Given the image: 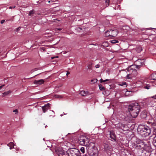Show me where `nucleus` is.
I'll return each mask as SVG.
<instances>
[{
    "label": "nucleus",
    "mask_w": 156,
    "mask_h": 156,
    "mask_svg": "<svg viewBox=\"0 0 156 156\" xmlns=\"http://www.w3.org/2000/svg\"><path fill=\"white\" fill-rule=\"evenodd\" d=\"M56 156H79L77 153V150L71 149L68 151L67 153L60 147H57L55 148Z\"/></svg>",
    "instance_id": "obj_1"
},
{
    "label": "nucleus",
    "mask_w": 156,
    "mask_h": 156,
    "mask_svg": "<svg viewBox=\"0 0 156 156\" xmlns=\"http://www.w3.org/2000/svg\"><path fill=\"white\" fill-rule=\"evenodd\" d=\"M129 112L133 118L136 117L140 112V106L136 102L131 103L128 106Z\"/></svg>",
    "instance_id": "obj_2"
},
{
    "label": "nucleus",
    "mask_w": 156,
    "mask_h": 156,
    "mask_svg": "<svg viewBox=\"0 0 156 156\" xmlns=\"http://www.w3.org/2000/svg\"><path fill=\"white\" fill-rule=\"evenodd\" d=\"M137 131L143 137L148 136L151 132L150 128L147 126H139L137 129Z\"/></svg>",
    "instance_id": "obj_3"
},
{
    "label": "nucleus",
    "mask_w": 156,
    "mask_h": 156,
    "mask_svg": "<svg viewBox=\"0 0 156 156\" xmlns=\"http://www.w3.org/2000/svg\"><path fill=\"white\" fill-rule=\"evenodd\" d=\"M104 146L105 152L108 155H110L112 150V145L108 141H106L104 143Z\"/></svg>",
    "instance_id": "obj_4"
},
{
    "label": "nucleus",
    "mask_w": 156,
    "mask_h": 156,
    "mask_svg": "<svg viewBox=\"0 0 156 156\" xmlns=\"http://www.w3.org/2000/svg\"><path fill=\"white\" fill-rule=\"evenodd\" d=\"M79 141L80 145L87 146L89 143L90 139L85 136H82L80 137Z\"/></svg>",
    "instance_id": "obj_5"
},
{
    "label": "nucleus",
    "mask_w": 156,
    "mask_h": 156,
    "mask_svg": "<svg viewBox=\"0 0 156 156\" xmlns=\"http://www.w3.org/2000/svg\"><path fill=\"white\" fill-rule=\"evenodd\" d=\"M88 152V155L90 156H96L98 153L97 149L94 145L92 147L89 149Z\"/></svg>",
    "instance_id": "obj_6"
},
{
    "label": "nucleus",
    "mask_w": 156,
    "mask_h": 156,
    "mask_svg": "<svg viewBox=\"0 0 156 156\" xmlns=\"http://www.w3.org/2000/svg\"><path fill=\"white\" fill-rule=\"evenodd\" d=\"M144 59H139L136 60L135 63V64L132 65V66H136V68L138 69L139 68H140L141 66H143L144 65Z\"/></svg>",
    "instance_id": "obj_7"
},
{
    "label": "nucleus",
    "mask_w": 156,
    "mask_h": 156,
    "mask_svg": "<svg viewBox=\"0 0 156 156\" xmlns=\"http://www.w3.org/2000/svg\"><path fill=\"white\" fill-rule=\"evenodd\" d=\"M136 66L131 65L129 67H128L126 70L127 71H126V70H123L125 72H126V73L132 74L133 73V72L134 71H136L137 69L136 68Z\"/></svg>",
    "instance_id": "obj_8"
},
{
    "label": "nucleus",
    "mask_w": 156,
    "mask_h": 156,
    "mask_svg": "<svg viewBox=\"0 0 156 156\" xmlns=\"http://www.w3.org/2000/svg\"><path fill=\"white\" fill-rule=\"evenodd\" d=\"M136 147H136H139L140 148H141L143 147L144 146V141L139 139H137L136 140Z\"/></svg>",
    "instance_id": "obj_9"
},
{
    "label": "nucleus",
    "mask_w": 156,
    "mask_h": 156,
    "mask_svg": "<svg viewBox=\"0 0 156 156\" xmlns=\"http://www.w3.org/2000/svg\"><path fill=\"white\" fill-rule=\"evenodd\" d=\"M127 75L125 77L126 79H133L137 75V72L136 71H134L133 72V73L131 74H130L126 73Z\"/></svg>",
    "instance_id": "obj_10"
},
{
    "label": "nucleus",
    "mask_w": 156,
    "mask_h": 156,
    "mask_svg": "<svg viewBox=\"0 0 156 156\" xmlns=\"http://www.w3.org/2000/svg\"><path fill=\"white\" fill-rule=\"evenodd\" d=\"M110 30V33L109 34H109V35H110V37H115L118 34V31L116 30Z\"/></svg>",
    "instance_id": "obj_11"
},
{
    "label": "nucleus",
    "mask_w": 156,
    "mask_h": 156,
    "mask_svg": "<svg viewBox=\"0 0 156 156\" xmlns=\"http://www.w3.org/2000/svg\"><path fill=\"white\" fill-rule=\"evenodd\" d=\"M148 102L149 104H147V105L149 107H154L156 105V102L153 99L149 100Z\"/></svg>",
    "instance_id": "obj_12"
},
{
    "label": "nucleus",
    "mask_w": 156,
    "mask_h": 156,
    "mask_svg": "<svg viewBox=\"0 0 156 156\" xmlns=\"http://www.w3.org/2000/svg\"><path fill=\"white\" fill-rule=\"evenodd\" d=\"M116 127L119 128L122 130L124 129L126 126L125 124L119 122L118 124H115Z\"/></svg>",
    "instance_id": "obj_13"
},
{
    "label": "nucleus",
    "mask_w": 156,
    "mask_h": 156,
    "mask_svg": "<svg viewBox=\"0 0 156 156\" xmlns=\"http://www.w3.org/2000/svg\"><path fill=\"white\" fill-rule=\"evenodd\" d=\"M110 136L112 141H115L116 140V135L115 132L113 131L110 132Z\"/></svg>",
    "instance_id": "obj_14"
},
{
    "label": "nucleus",
    "mask_w": 156,
    "mask_h": 156,
    "mask_svg": "<svg viewBox=\"0 0 156 156\" xmlns=\"http://www.w3.org/2000/svg\"><path fill=\"white\" fill-rule=\"evenodd\" d=\"M50 104L49 103L45 105L44 106L42 107V108L44 112H45L46 111L49 109Z\"/></svg>",
    "instance_id": "obj_15"
},
{
    "label": "nucleus",
    "mask_w": 156,
    "mask_h": 156,
    "mask_svg": "<svg viewBox=\"0 0 156 156\" xmlns=\"http://www.w3.org/2000/svg\"><path fill=\"white\" fill-rule=\"evenodd\" d=\"M44 82V80L43 79H41L35 80L34 82V83L35 84L40 85L43 83Z\"/></svg>",
    "instance_id": "obj_16"
},
{
    "label": "nucleus",
    "mask_w": 156,
    "mask_h": 156,
    "mask_svg": "<svg viewBox=\"0 0 156 156\" xmlns=\"http://www.w3.org/2000/svg\"><path fill=\"white\" fill-rule=\"evenodd\" d=\"M7 145L9 147V149L11 150L12 148H15V145L13 142H10L7 144Z\"/></svg>",
    "instance_id": "obj_17"
},
{
    "label": "nucleus",
    "mask_w": 156,
    "mask_h": 156,
    "mask_svg": "<svg viewBox=\"0 0 156 156\" xmlns=\"http://www.w3.org/2000/svg\"><path fill=\"white\" fill-rule=\"evenodd\" d=\"M88 92L87 91L82 90L80 92V94L82 96H86L88 94Z\"/></svg>",
    "instance_id": "obj_18"
},
{
    "label": "nucleus",
    "mask_w": 156,
    "mask_h": 156,
    "mask_svg": "<svg viewBox=\"0 0 156 156\" xmlns=\"http://www.w3.org/2000/svg\"><path fill=\"white\" fill-rule=\"evenodd\" d=\"M129 27L128 26H123L122 28V30L123 31V32L124 33H126L127 32V30H128L129 29Z\"/></svg>",
    "instance_id": "obj_19"
},
{
    "label": "nucleus",
    "mask_w": 156,
    "mask_h": 156,
    "mask_svg": "<svg viewBox=\"0 0 156 156\" xmlns=\"http://www.w3.org/2000/svg\"><path fill=\"white\" fill-rule=\"evenodd\" d=\"M102 46L104 47H107L108 46L109 44L107 41L104 42L102 43Z\"/></svg>",
    "instance_id": "obj_20"
},
{
    "label": "nucleus",
    "mask_w": 156,
    "mask_h": 156,
    "mask_svg": "<svg viewBox=\"0 0 156 156\" xmlns=\"http://www.w3.org/2000/svg\"><path fill=\"white\" fill-rule=\"evenodd\" d=\"M149 83H148L146 85L144 86L143 87L145 89H149L151 88V86L150 85Z\"/></svg>",
    "instance_id": "obj_21"
},
{
    "label": "nucleus",
    "mask_w": 156,
    "mask_h": 156,
    "mask_svg": "<svg viewBox=\"0 0 156 156\" xmlns=\"http://www.w3.org/2000/svg\"><path fill=\"white\" fill-rule=\"evenodd\" d=\"M10 93V91L9 90L6 92H5L2 93V97H5L8 95Z\"/></svg>",
    "instance_id": "obj_22"
},
{
    "label": "nucleus",
    "mask_w": 156,
    "mask_h": 156,
    "mask_svg": "<svg viewBox=\"0 0 156 156\" xmlns=\"http://www.w3.org/2000/svg\"><path fill=\"white\" fill-rule=\"evenodd\" d=\"M152 79L154 80H156V73H154L151 75Z\"/></svg>",
    "instance_id": "obj_23"
},
{
    "label": "nucleus",
    "mask_w": 156,
    "mask_h": 156,
    "mask_svg": "<svg viewBox=\"0 0 156 156\" xmlns=\"http://www.w3.org/2000/svg\"><path fill=\"white\" fill-rule=\"evenodd\" d=\"M110 30H108L105 33V36L106 37H110V35H109V34H110Z\"/></svg>",
    "instance_id": "obj_24"
},
{
    "label": "nucleus",
    "mask_w": 156,
    "mask_h": 156,
    "mask_svg": "<svg viewBox=\"0 0 156 156\" xmlns=\"http://www.w3.org/2000/svg\"><path fill=\"white\" fill-rule=\"evenodd\" d=\"M153 145L155 147H156V136L154 137V139L153 141Z\"/></svg>",
    "instance_id": "obj_25"
},
{
    "label": "nucleus",
    "mask_w": 156,
    "mask_h": 156,
    "mask_svg": "<svg viewBox=\"0 0 156 156\" xmlns=\"http://www.w3.org/2000/svg\"><path fill=\"white\" fill-rule=\"evenodd\" d=\"M149 83L147 82V80H144L142 82V84L143 85V87H144V86L146 85L148 83Z\"/></svg>",
    "instance_id": "obj_26"
},
{
    "label": "nucleus",
    "mask_w": 156,
    "mask_h": 156,
    "mask_svg": "<svg viewBox=\"0 0 156 156\" xmlns=\"http://www.w3.org/2000/svg\"><path fill=\"white\" fill-rule=\"evenodd\" d=\"M109 4V0H106L105 1V7H108Z\"/></svg>",
    "instance_id": "obj_27"
},
{
    "label": "nucleus",
    "mask_w": 156,
    "mask_h": 156,
    "mask_svg": "<svg viewBox=\"0 0 156 156\" xmlns=\"http://www.w3.org/2000/svg\"><path fill=\"white\" fill-rule=\"evenodd\" d=\"M99 88L100 90H104L105 89V88L101 85H99Z\"/></svg>",
    "instance_id": "obj_28"
},
{
    "label": "nucleus",
    "mask_w": 156,
    "mask_h": 156,
    "mask_svg": "<svg viewBox=\"0 0 156 156\" xmlns=\"http://www.w3.org/2000/svg\"><path fill=\"white\" fill-rule=\"evenodd\" d=\"M119 86H124V85H126V83L125 82H122V83H119Z\"/></svg>",
    "instance_id": "obj_29"
},
{
    "label": "nucleus",
    "mask_w": 156,
    "mask_h": 156,
    "mask_svg": "<svg viewBox=\"0 0 156 156\" xmlns=\"http://www.w3.org/2000/svg\"><path fill=\"white\" fill-rule=\"evenodd\" d=\"M80 151L83 153H85V148L84 147H82L80 149Z\"/></svg>",
    "instance_id": "obj_30"
},
{
    "label": "nucleus",
    "mask_w": 156,
    "mask_h": 156,
    "mask_svg": "<svg viewBox=\"0 0 156 156\" xmlns=\"http://www.w3.org/2000/svg\"><path fill=\"white\" fill-rule=\"evenodd\" d=\"M97 80L96 79H94L92 80H91V81L92 82V83H96L97 81Z\"/></svg>",
    "instance_id": "obj_31"
},
{
    "label": "nucleus",
    "mask_w": 156,
    "mask_h": 156,
    "mask_svg": "<svg viewBox=\"0 0 156 156\" xmlns=\"http://www.w3.org/2000/svg\"><path fill=\"white\" fill-rule=\"evenodd\" d=\"M109 80L108 79H106L105 80H103V79H101L100 80V82L101 83H102V82H106V81H108Z\"/></svg>",
    "instance_id": "obj_32"
},
{
    "label": "nucleus",
    "mask_w": 156,
    "mask_h": 156,
    "mask_svg": "<svg viewBox=\"0 0 156 156\" xmlns=\"http://www.w3.org/2000/svg\"><path fill=\"white\" fill-rule=\"evenodd\" d=\"M111 42L112 43H115L118 42V41L116 40H113L111 41Z\"/></svg>",
    "instance_id": "obj_33"
},
{
    "label": "nucleus",
    "mask_w": 156,
    "mask_h": 156,
    "mask_svg": "<svg viewBox=\"0 0 156 156\" xmlns=\"http://www.w3.org/2000/svg\"><path fill=\"white\" fill-rule=\"evenodd\" d=\"M55 97L56 98H62V97L61 95H55Z\"/></svg>",
    "instance_id": "obj_34"
},
{
    "label": "nucleus",
    "mask_w": 156,
    "mask_h": 156,
    "mask_svg": "<svg viewBox=\"0 0 156 156\" xmlns=\"http://www.w3.org/2000/svg\"><path fill=\"white\" fill-rule=\"evenodd\" d=\"M34 13L33 10H31L29 12V15L31 16L32 14H33Z\"/></svg>",
    "instance_id": "obj_35"
},
{
    "label": "nucleus",
    "mask_w": 156,
    "mask_h": 156,
    "mask_svg": "<svg viewBox=\"0 0 156 156\" xmlns=\"http://www.w3.org/2000/svg\"><path fill=\"white\" fill-rule=\"evenodd\" d=\"M20 27H18V28H16V29H15V34H16V32H17V31H18L19 30H20Z\"/></svg>",
    "instance_id": "obj_36"
},
{
    "label": "nucleus",
    "mask_w": 156,
    "mask_h": 156,
    "mask_svg": "<svg viewBox=\"0 0 156 156\" xmlns=\"http://www.w3.org/2000/svg\"><path fill=\"white\" fill-rule=\"evenodd\" d=\"M16 6H10L9 7V9H12L15 8Z\"/></svg>",
    "instance_id": "obj_37"
},
{
    "label": "nucleus",
    "mask_w": 156,
    "mask_h": 156,
    "mask_svg": "<svg viewBox=\"0 0 156 156\" xmlns=\"http://www.w3.org/2000/svg\"><path fill=\"white\" fill-rule=\"evenodd\" d=\"M95 67L97 68L100 67V65L99 64H97L95 66Z\"/></svg>",
    "instance_id": "obj_38"
},
{
    "label": "nucleus",
    "mask_w": 156,
    "mask_h": 156,
    "mask_svg": "<svg viewBox=\"0 0 156 156\" xmlns=\"http://www.w3.org/2000/svg\"><path fill=\"white\" fill-rule=\"evenodd\" d=\"M152 98L156 99V94L152 97Z\"/></svg>",
    "instance_id": "obj_39"
},
{
    "label": "nucleus",
    "mask_w": 156,
    "mask_h": 156,
    "mask_svg": "<svg viewBox=\"0 0 156 156\" xmlns=\"http://www.w3.org/2000/svg\"><path fill=\"white\" fill-rule=\"evenodd\" d=\"M5 20H2L1 21V24H2L5 22Z\"/></svg>",
    "instance_id": "obj_40"
},
{
    "label": "nucleus",
    "mask_w": 156,
    "mask_h": 156,
    "mask_svg": "<svg viewBox=\"0 0 156 156\" xmlns=\"http://www.w3.org/2000/svg\"><path fill=\"white\" fill-rule=\"evenodd\" d=\"M13 112H15L16 114V113L17 112V109L14 110L13 111Z\"/></svg>",
    "instance_id": "obj_41"
},
{
    "label": "nucleus",
    "mask_w": 156,
    "mask_h": 156,
    "mask_svg": "<svg viewBox=\"0 0 156 156\" xmlns=\"http://www.w3.org/2000/svg\"><path fill=\"white\" fill-rule=\"evenodd\" d=\"M69 72H67L66 74V75H67V76H68V75L69 74Z\"/></svg>",
    "instance_id": "obj_42"
},
{
    "label": "nucleus",
    "mask_w": 156,
    "mask_h": 156,
    "mask_svg": "<svg viewBox=\"0 0 156 156\" xmlns=\"http://www.w3.org/2000/svg\"><path fill=\"white\" fill-rule=\"evenodd\" d=\"M4 85H2V86H0V90L3 87V86H4Z\"/></svg>",
    "instance_id": "obj_43"
},
{
    "label": "nucleus",
    "mask_w": 156,
    "mask_h": 156,
    "mask_svg": "<svg viewBox=\"0 0 156 156\" xmlns=\"http://www.w3.org/2000/svg\"><path fill=\"white\" fill-rule=\"evenodd\" d=\"M61 30V29L60 28H57V30Z\"/></svg>",
    "instance_id": "obj_44"
},
{
    "label": "nucleus",
    "mask_w": 156,
    "mask_h": 156,
    "mask_svg": "<svg viewBox=\"0 0 156 156\" xmlns=\"http://www.w3.org/2000/svg\"><path fill=\"white\" fill-rule=\"evenodd\" d=\"M41 49L43 50V51H44V48L43 47L41 48Z\"/></svg>",
    "instance_id": "obj_45"
},
{
    "label": "nucleus",
    "mask_w": 156,
    "mask_h": 156,
    "mask_svg": "<svg viewBox=\"0 0 156 156\" xmlns=\"http://www.w3.org/2000/svg\"><path fill=\"white\" fill-rule=\"evenodd\" d=\"M83 156H88V155L86 154H85Z\"/></svg>",
    "instance_id": "obj_46"
},
{
    "label": "nucleus",
    "mask_w": 156,
    "mask_h": 156,
    "mask_svg": "<svg viewBox=\"0 0 156 156\" xmlns=\"http://www.w3.org/2000/svg\"><path fill=\"white\" fill-rule=\"evenodd\" d=\"M55 57H52V58H51L52 59H53V58H54Z\"/></svg>",
    "instance_id": "obj_47"
},
{
    "label": "nucleus",
    "mask_w": 156,
    "mask_h": 156,
    "mask_svg": "<svg viewBox=\"0 0 156 156\" xmlns=\"http://www.w3.org/2000/svg\"><path fill=\"white\" fill-rule=\"evenodd\" d=\"M152 29V28H147V29Z\"/></svg>",
    "instance_id": "obj_48"
},
{
    "label": "nucleus",
    "mask_w": 156,
    "mask_h": 156,
    "mask_svg": "<svg viewBox=\"0 0 156 156\" xmlns=\"http://www.w3.org/2000/svg\"><path fill=\"white\" fill-rule=\"evenodd\" d=\"M63 115H62H62H60V116H62Z\"/></svg>",
    "instance_id": "obj_49"
},
{
    "label": "nucleus",
    "mask_w": 156,
    "mask_h": 156,
    "mask_svg": "<svg viewBox=\"0 0 156 156\" xmlns=\"http://www.w3.org/2000/svg\"><path fill=\"white\" fill-rule=\"evenodd\" d=\"M47 126H45V127L46 128V127H47Z\"/></svg>",
    "instance_id": "obj_50"
},
{
    "label": "nucleus",
    "mask_w": 156,
    "mask_h": 156,
    "mask_svg": "<svg viewBox=\"0 0 156 156\" xmlns=\"http://www.w3.org/2000/svg\"><path fill=\"white\" fill-rule=\"evenodd\" d=\"M88 69H90V68H89V67H88Z\"/></svg>",
    "instance_id": "obj_51"
},
{
    "label": "nucleus",
    "mask_w": 156,
    "mask_h": 156,
    "mask_svg": "<svg viewBox=\"0 0 156 156\" xmlns=\"http://www.w3.org/2000/svg\"><path fill=\"white\" fill-rule=\"evenodd\" d=\"M112 122H114V121H112Z\"/></svg>",
    "instance_id": "obj_52"
},
{
    "label": "nucleus",
    "mask_w": 156,
    "mask_h": 156,
    "mask_svg": "<svg viewBox=\"0 0 156 156\" xmlns=\"http://www.w3.org/2000/svg\"><path fill=\"white\" fill-rule=\"evenodd\" d=\"M52 112H54L53 111H52Z\"/></svg>",
    "instance_id": "obj_53"
}]
</instances>
